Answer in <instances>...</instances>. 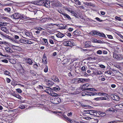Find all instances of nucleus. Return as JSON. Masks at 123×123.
Returning a JSON list of instances; mask_svg holds the SVG:
<instances>
[{
    "instance_id": "1",
    "label": "nucleus",
    "mask_w": 123,
    "mask_h": 123,
    "mask_svg": "<svg viewBox=\"0 0 123 123\" xmlns=\"http://www.w3.org/2000/svg\"><path fill=\"white\" fill-rule=\"evenodd\" d=\"M48 89L45 90V92L47 93L51 96H58V94L54 92L53 90L50 88H48Z\"/></svg>"
},
{
    "instance_id": "2",
    "label": "nucleus",
    "mask_w": 123,
    "mask_h": 123,
    "mask_svg": "<svg viewBox=\"0 0 123 123\" xmlns=\"http://www.w3.org/2000/svg\"><path fill=\"white\" fill-rule=\"evenodd\" d=\"M51 101L52 103H53L55 104H57L61 102V100L59 98L57 97H54L52 99Z\"/></svg>"
},
{
    "instance_id": "3",
    "label": "nucleus",
    "mask_w": 123,
    "mask_h": 123,
    "mask_svg": "<svg viewBox=\"0 0 123 123\" xmlns=\"http://www.w3.org/2000/svg\"><path fill=\"white\" fill-rule=\"evenodd\" d=\"M63 44L65 46H72L74 45V43L72 41H65L63 42Z\"/></svg>"
},
{
    "instance_id": "4",
    "label": "nucleus",
    "mask_w": 123,
    "mask_h": 123,
    "mask_svg": "<svg viewBox=\"0 0 123 123\" xmlns=\"http://www.w3.org/2000/svg\"><path fill=\"white\" fill-rule=\"evenodd\" d=\"M21 14H20L18 13H16L12 14L11 16L12 18L16 19L19 18L21 19Z\"/></svg>"
},
{
    "instance_id": "5",
    "label": "nucleus",
    "mask_w": 123,
    "mask_h": 123,
    "mask_svg": "<svg viewBox=\"0 0 123 123\" xmlns=\"http://www.w3.org/2000/svg\"><path fill=\"white\" fill-rule=\"evenodd\" d=\"M77 83H83L87 81V79H86L83 78H76V79L75 80Z\"/></svg>"
},
{
    "instance_id": "6",
    "label": "nucleus",
    "mask_w": 123,
    "mask_h": 123,
    "mask_svg": "<svg viewBox=\"0 0 123 123\" xmlns=\"http://www.w3.org/2000/svg\"><path fill=\"white\" fill-rule=\"evenodd\" d=\"M44 4H43L44 6L48 8L50 7V2L49 0H44Z\"/></svg>"
},
{
    "instance_id": "7",
    "label": "nucleus",
    "mask_w": 123,
    "mask_h": 123,
    "mask_svg": "<svg viewBox=\"0 0 123 123\" xmlns=\"http://www.w3.org/2000/svg\"><path fill=\"white\" fill-rule=\"evenodd\" d=\"M121 56V54H117L116 53H114L113 54V57L114 58L117 60H119L120 59V56Z\"/></svg>"
},
{
    "instance_id": "8",
    "label": "nucleus",
    "mask_w": 123,
    "mask_h": 123,
    "mask_svg": "<svg viewBox=\"0 0 123 123\" xmlns=\"http://www.w3.org/2000/svg\"><path fill=\"white\" fill-rule=\"evenodd\" d=\"M110 97L113 100L118 101L119 100V97L116 95L114 94H111L110 95Z\"/></svg>"
},
{
    "instance_id": "9",
    "label": "nucleus",
    "mask_w": 123,
    "mask_h": 123,
    "mask_svg": "<svg viewBox=\"0 0 123 123\" xmlns=\"http://www.w3.org/2000/svg\"><path fill=\"white\" fill-rule=\"evenodd\" d=\"M54 25H56L55 24L50 23L47 24L44 26L47 28L51 29L53 28Z\"/></svg>"
},
{
    "instance_id": "10",
    "label": "nucleus",
    "mask_w": 123,
    "mask_h": 123,
    "mask_svg": "<svg viewBox=\"0 0 123 123\" xmlns=\"http://www.w3.org/2000/svg\"><path fill=\"white\" fill-rule=\"evenodd\" d=\"M29 42H31L30 41H29L27 40L24 39H21L19 40V41L18 42V43H21L24 44H26V43H27L30 44V43H29Z\"/></svg>"
},
{
    "instance_id": "11",
    "label": "nucleus",
    "mask_w": 123,
    "mask_h": 123,
    "mask_svg": "<svg viewBox=\"0 0 123 123\" xmlns=\"http://www.w3.org/2000/svg\"><path fill=\"white\" fill-rule=\"evenodd\" d=\"M25 34L26 36V37H29L31 38H33V37L32 35V34L31 32H25Z\"/></svg>"
},
{
    "instance_id": "12",
    "label": "nucleus",
    "mask_w": 123,
    "mask_h": 123,
    "mask_svg": "<svg viewBox=\"0 0 123 123\" xmlns=\"http://www.w3.org/2000/svg\"><path fill=\"white\" fill-rule=\"evenodd\" d=\"M86 113L89 114L92 116H93V113L94 112V111L93 110H88L84 111Z\"/></svg>"
},
{
    "instance_id": "13",
    "label": "nucleus",
    "mask_w": 123,
    "mask_h": 123,
    "mask_svg": "<svg viewBox=\"0 0 123 123\" xmlns=\"http://www.w3.org/2000/svg\"><path fill=\"white\" fill-rule=\"evenodd\" d=\"M91 43L90 41H86L85 43V48L90 47L91 46Z\"/></svg>"
},
{
    "instance_id": "14",
    "label": "nucleus",
    "mask_w": 123,
    "mask_h": 123,
    "mask_svg": "<svg viewBox=\"0 0 123 123\" xmlns=\"http://www.w3.org/2000/svg\"><path fill=\"white\" fill-rule=\"evenodd\" d=\"M46 84L49 86H51L54 84V82L50 80H45Z\"/></svg>"
},
{
    "instance_id": "15",
    "label": "nucleus",
    "mask_w": 123,
    "mask_h": 123,
    "mask_svg": "<svg viewBox=\"0 0 123 123\" xmlns=\"http://www.w3.org/2000/svg\"><path fill=\"white\" fill-rule=\"evenodd\" d=\"M42 62L43 63L45 64H47L48 61L47 58L46 57L45 54L43 55V58Z\"/></svg>"
},
{
    "instance_id": "16",
    "label": "nucleus",
    "mask_w": 123,
    "mask_h": 123,
    "mask_svg": "<svg viewBox=\"0 0 123 123\" xmlns=\"http://www.w3.org/2000/svg\"><path fill=\"white\" fill-rule=\"evenodd\" d=\"M26 62L27 63L29 64L30 65H31L33 63L32 60L29 58H26L25 59Z\"/></svg>"
},
{
    "instance_id": "17",
    "label": "nucleus",
    "mask_w": 123,
    "mask_h": 123,
    "mask_svg": "<svg viewBox=\"0 0 123 123\" xmlns=\"http://www.w3.org/2000/svg\"><path fill=\"white\" fill-rule=\"evenodd\" d=\"M64 36L65 35L64 34L60 32H59L56 35V36L59 38H62L64 37Z\"/></svg>"
},
{
    "instance_id": "18",
    "label": "nucleus",
    "mask_w": 123,
    "mask_h": 123,
    "mask_svg": "<svg viewBox=\"0 0 123 123\" xmlns=\"http://www.w3.org/2000/svg\"><path fill=\"white\" fill-rule=\"evenodd\" d=\"M53 80L55 82H58L59 81V80L58 78L56 76L53 75L51 77Z\"/></svg>"
},
{
    "instance_id": "19",
    "label": "nucleus",
    "mask_w": 123,
    "mask_h": 123,
    "mask_svg": "<svg viewBox=\"0 0 123 123\" xmlns=\"http://www.w3.org/2000/svg\"><path fill=\"white\" fill-rule=\"evenodd\" d=\"M5 49L6 51L8 52L12 53L13 52L12 50L9 47H6L5 48Z\"/></svg>"
},
{
    "instance_id": "20",
    "label": "nucleus",
    "mask_w": 123,
    "mask_h": 123,
    "mask_svg": "<svg viewBox=\"0 0 123 123\" xmlns=\"http://www.w3.org/2000/svg\"><path fill=\"white\" fill-rule=\"evenodd\" d=\"M21 19H24L27 20H30V18L29 17H27L26 16L24 15L23 14H21Z\"/></svg>"
},
{
    "instance_id": "21",
    "label": "nucleus",
    "mask_w": 123,
    "mask_h": 123,
    "mask_svg": "<svg viewBox=\"0 0 123 123\" xmlns=\"http://www.w3.org/2000/svg\"><path fill=\"white\" fill-rule=\"evenodd\" d=\"M74 34L78 36L81 34V32L78 30H76L74 32Z\"/></svg>"
},
{
    "instance_id": "22",
    "label": "nucleus",
    "mask_w": 123,
    "mask_h": 123,
    "mask_svg": "<svg viewBox=\"0 0 123 123\" xmlns=\"http://www.w3.org/2000/svg\"><path fill=\"white\" fill-rule=\"evenodd\" d=\"M99 32V31H93L92 32L91 34L93 35L98 36Z\"/></svg>"
},
{
    "instance_id": "23",
    "label": "nucleus",
    "mask_w": 123,
    "mask_h": 123,
    "mask_svg": "<svg viewBox=\"0 0 123 123\" xmlns=\"http://www.w3.org/2000/svg\"><path fill=\"white\" fill-rule=\"evenodd\" d=\"M62 14H63V15L65 17V18H67L69 20H70L71 19L70 17L67 14L65 13H62Z\"/></svg>"
},
{
    "instance_id": "24",
    "label": "nucleus",
    "mask_w": 123,
    "mask_h": 123,
    "mask_svg": "<svg viewBox=\"0 0 123 123\" xmlns=\"http://www.w3.org/2000/svg\"><path fill=\"white\" fill-rule=\"evenodd\" d=\"M93 74H95L100 75L102 73V72L100 71H96L93 72Z\"/></svg>"
},
{
    "instance_id": "25",
    "label": "nucleus",
    "mask_w": 123,
    "mask_h": 123,
    "mask_svg": "<svg viewBox=\"0 0 123 123\" xmlns=\"http://www.w3.org/2000/svg\"><path fill=\"white\" fill-rule=\"evenodd\" d=\"M98 36L99 37H104L105 38H106L105 35L102 32H99V33L98 34Z\"/></svg>"
},
{
    "instance_id": "26",
    "label": "nucleus",
    "mask_w": 123,
    "mask_h": 123,
    "mask_svg": "<svg viewBox=\"0 0 123 123\" xmlns=\"http://www.w3.org/2000/svg\"><path fill=\"white\" fill-rule=\"evenodd\" d=\"M52 90L56 91L57 90H60V87L58 86H56L55 87H53L52 88Z\"/></svg>"
},
{
    "instance_id": "27",
    "label": "nucleus",
    "mask_w": 123,
    "mask_h": 123,
    "mask_svg": "<svg viewBox=\"0 0 123 123\" xmlns=\"http://www.w3.org/2000/svg\"><path fill=\"white\" fill-rule=\"evenodd\" d=\"M44 0H41L38 1V3H39V4L40 5H41L42 6H43V4H44Z\"/></svg>"
},
{
    "instance_id": "28",
    "label": "nucleus",
    "mask_w": 123,
    "mask_h": 123,
    "mask_svg": "<svg viewBox=\"0 0 123 123\" xmlns=\"http://www.w3.org/2000/svg\"><path fill=\"white\" fill-rule=\"evenodd\" d=\"M98 114L101 117H104L106 115V113H105L100 111L98 112Z\"/></svg>"
},
{
    "instance_id": "29",
    "label": "nucleus",
    "mask_w": 123,
    "mask_h": 123,
    "mask_svg": "<svg viewBox=\"0 0 123 123\" xmlns=\"http://www.w3.org/2000/svg\"><path fill=\"white\" fill-rule=\"evenodd\" d=\"M14 96L21 100H22L23 99L19 95H16Z\"/></svg>"
},
{
    "instance_id": "30",
    "label": "nucleus",
    "mask_w": 123,
    "mask_h": 123,
    "mask_svg": "<svg viewBox=\"0 0 123 123\" xmlns=\"http://www.w3.org/2000/svg\"><path fill=\"white\" fill-rule=\"evenodd\" d=\"M43 40L44 42V44L45 45H48V43L47 39L43 38Z\"/></svg>"
},
{
    "instance_id": "31",
    "label": "nucleus",
    "mask_w": 123,
    "mask_h": 123,
    "mask_svg": "<svg viewBox=\"0 0 123 123\" xmlns=\"http://www.w3.org/2000/svg\"><path fill=\"white\" fill-rule=\"evenodd\" d=\"M4 10H5V11H6V12H10V11H11V9H10V8H9V7H7V8H5L4 9Z\"/></svg>"
},
{
    "instance_id": "32",
    "label": "nucleus",
    "mask_w": 123,
    "mask_h": 123,
    "mask_svg": "<svg viewBox=\"0 0 123 123\" xmlns=\"http://www.w3.org/2000/svg\"><path fill=\"white\" fill-rule=\"evenodd\" d=\"M71 13L72 14V15L76 17H77V14L73 11H71Z\"/></svg>"
},
{
    "instance_id": "33",
    "label": "nucleus",
    "mask_w": 123,
    "mask_h": 123,
    "mask_svg": "<svg viewBox=\"0 0 123 123\" xmlns=\"http://www.w3.org/2000/svg\"><path fill=\"white\" fill-rule=\"evenodd\" d=\"M4 74L6 75H10V73L8 71L6 70L4 71Z\"/></svg>"
},
{
    "instance_id": "34",
    "label": "nucleus",
    "mask_w": 123,
    "mask_h": 123,
    "mask_svg": "<svg viewBox=\"0 0 123 123\" xmlns=\"http://www.w3.org/2000/svg\"><path fill=\"white\" fill-rule=\"evenodd\" d=\"M92 93L86 91V95L88 96L92 95Z\"/></svg>"
},
{
    "instance_id": "35",
    "label": "nucleus",
    "mask_w": 123,
    "mask_h": 123,
    "mask_svg": "<svg viewBox=\"0 0 123 123\" xmlns=\"http://www.w3.org/2000/svg\"><path fill=\"white\" fill-rule=\"evenodd\" d=\"M98 94H100V95H104V96H105L106 97H108L107 96L108 95V94H107L106 93H99Z\"/></svg>"
},
{
    "instance_id": "36",
    "label": "nucleus",
    "mask_w": 123,
    "mask_h": 123,
    "mask_svg": "<svg viewBox=\"0 0 123 123\" xmlns=\"http://www.w3.org/2000/svg\"><path fill=\"white\" fill-rule=\"evenodd\" d=\"M115 19H116L117 20L120 21H122V19H121V18L120 17H118V16H116L115 17Z\"/></svg>"
},
{
    "instance_id": "37",
    "label": "nucleus",
    "mask_w": 123,
    "mask_h": 123,
    "mask_svg": "<svg viewBox=\"0 0 123 123\" xmlns=\"http://www.w3.org/2000/svg\"><path fill=\"white\" fill-rule=\"evenodd\" d=\"M49 43L51 44H53L54 43L53 40L51 39H49Z\"/></svg>"
},
{
    "instance_id": "38",
    "label": "nucleus",
    "mask_w": 123,
    "mask_h": 123,
    "mask_svg": "<svg viewBox=\"0 0 123 123\" xmlns=\"http://www.w3.org/2000/svg\"><path fill=\"white\" fill-rule=\"evenodd\" d=\"M48 68L47 66H45V68L44 69V71L45 73L47 72L48 71Z\"/></svg>"
},
{
    "instance_id": "39",
    "label": "nucleus",
    "mask_w": 123,
    "mask_h": 123,
    "mask_svg": "<svg viewBox=\"0 0 123 123\" xmlns=\"http://www.w3.org/2000/svg\"><path fill=\"white\" fill-rule=\"evenodd\" d=\"M82 96H84L85 95H86V91H84L81 93Z\"/></svg>"
},
{
    "instance_id": "40",
    "label": "nucleus",
    "mask_w": 123,
    "mask_h": 123,
    "mask_svg": "<svg viewBox=\"0 0 123 123\" xmlns=\"http://www.w3.org/2000/svg\"><path fill=\"white\" fill-rule=\"evenodd\" d=\"M74 0L75 2H76L79 5H81V3L78 0Z\"/></svg>"
},
{
    "instance_id": "41",
    "label": "nucleus",
    "mask_w": 123,
    "mask_h": 123,
    "mask_svg": "<svg viewBox=\"0 0 123 123\" xmlns=\"http://www.w3.org/2000/svg\"><path fill=\"white\" fill-rule=\"evenodd\" d=\"M83 52L84 53H87L90 51L89 50L87 49H83Z\"/></svg>"
},
{
    "instance_id": "42",
    "label": "nucleus",
    "mask_w": 123,
    "mask_h": 123,
    "mask_svg": "<svg viewBox=\"0 0 123 123\" xmlns=\"http://www.w3.org/2000/svg\"><path fill=\"white\" fill-rule=\"evenodd\" d=\"M1 30L4 31H6V29L5 27H2L1 28Z\"/></svg>"
},
{
    "instance_id": "43",
    "label": "nucleus",
    "mask_w": 123,
    "mask_h": 123,
    "mask_svg": "<svg viewBox=\"0 0 123 123\" xmlns=\"http://www.w3.org/2000/svg\"><path fill=\"white\" fill-rule=\"evenodd\" d=\"M83 3L87 6H91V3H88L87 2H83Z\"/></svg>"
},
{
    "instance_id": "44",
    "label": "nucleus",
    "mask_w": 123,
    "mask_h": 123,
    "mask_svg": "<svg viewBox=\"0 0 123 123\" xmlns=\"http://www.w3.org/2000/svg\"><path fill=\"white\" fill-rule=\"evenodd\" d=\"M16 90L19 93H21L22 92V90L19 88L17 89Z\"/></svg>"
},
{
    "instance_id": "45",
    "label": "nucleus",
    "mask_w": 123,
    "mask_h": 123,
    "mask_svg": "<svg viewBox=\"0 0 123 123\" xmlns=\"http://www.w3.org/2000/svg\"><path fill=\"white\" fill-rule=\"evenodd\" d=\"M81 69L83 72H84L86 70L85 67L84 66L82 67L81 68Z\"/></svg>"
},
{
    "instance_id": "46",
    "label": "nucleus",
    "mask_w": 123,
    "mask_h": 123,
    "mask_svg": "<svg viewBox=\"0 0 123 123\" xmlns=\"http://www.w3.org/2000/svg\"><path fill=\"white\" fill-rule=\"evenodd\" d=\"M76 78L74 79L71 80V82L74 83L76 84L77 83V82H76V80H75L76 79Z\"/></svg>"
},
{
    "instance_id": "47",
    "label": "nucleus",
    "mask_w": 123,
    "mask_h": 123,
    "mask_svg": "<svg viewBox=\"0 0 123 123\" xmlns=\"http://www.w3.org/2000/svg\"><path fill=\"white\" fill-rule=\"evenodd\" d=\"M93 100L96 101L101 100L100 97H98L94 98Z\"/></svg>"
},
{
    "instance_id": "48",
    "label": "nucleus",
    "mask_w": 123,
    "mask_h": 123,
    "mask_svg": "<svg viewBox=\"0 0 123 123\" xmlns=\"http://www.w3.org/2000/svg\"><path fill=\"white\" fill-rule=\"evenodd\" d=\"M97 53L98 54H101L102 53V51L101 50H99L97 51Z\"/></svg>"
},
{
    "instance_id": "49",
    "label": "nucleus",
    "mask_w": 123,
    "mask_h": 123,
    "mask_svg": "<svg viewBox=\"0 0 123 123\" xmlns=\"http://www.w3.org/2000/svg\"><path fill=\"white\" fill-rule=\"evenodd\" d=\"M1 18L6 20H8L9 19V18L8 17L4 16H2Z\"/></svg>"
},
{
    "instance_id": "50",
    "label": "nucleus",
    "mask_w": 123,
    "mask_h": 123,
    "mask_svg": "<svg viewBox=\"0 0 123 123\" xmlns=\"http://www.w3.org/2000/svg\"><path fill=\"white\" fill-rule=\"evenodd\" d=\"M14 37L16 40L18 39L19 38L18 36L16 35H14Z\"/></svg>"
},
{
    "instance_id": "51",
    "label": "nucleus",
    "mask_w": 123,
    "mask_h": 123,
    "mask_svg": "<svg viewBox=\"0 0 123 123\" xmlns=\"http://www.w3.org/2000/svg\"><path fill=\"white\" fill-rule=\"evenodd\" d=\"M70 123H72L73 122L72 120L71 119L69 118L68 117L66 119Z\"/></svg>"
},
{
    "instance_id": "52",
    "label": "nucleus",
    "mask_w": 123,
    "mask_h": 123,
    "mask_svg": "<svg viewBox=\"0 0 123 123\" xmlns=\"http://www.w3.org/2000/svg\"><path fill=\"white\" fill-rule=\"evenodd\" d=\"M6 24L4 23H3L2 22H0V26L5 25Z\"/></svg>"
},
{
    "instance_id": "53",
    "label": "nucleus",
    "mask_w": 123,
    "mask_h": 123,
    "mask_svg": "<svg viewBox=\"0 0 123 123\" xmlns=\"http://www.w3.org/2000/svg\"><path fill=\"white\" fill-rule=\"evenodd\" d=\"M11 39V40H12L13 41H15L16 43H18V41L17 40H15V39H14V38H12Z\"/></svg>"
},
{
    "instance_id": "54",
    "label": "nucleus",
    "mask_w": 123,
    "mask_h": 123,
    "mask_svg": "<svg viewBox=\"0 0 123 123\" xmlns=\"http://www.w3.org/2000/svg\"><path fill=\"white\" fill-rule=\"evenodd\" d=\"M103 57V58L105 60H108L109 59V58L108 56Z\"/></svg>"
},
{
    "instance_id": "55",
    "label": "nucleus",
    "mask_w": 123,
    "mask_h": 123,
    "mask_svg": "<svg viewBox=\"0 0 123 123\" xmlns=\"http://www.w3.org/2000/svg\"><path fill=\"white\" fill-rule=\"evenodd\" d=\"M35 29L36 30L41 31L43 29V28H42L41 27H36L35 28Z\"/></svg>"
},
{
    "instance_id": "56",
    "label": "nucleus",
    "mask_w": 123,
    "mask_h": 123,
    "mask_svg": "<svg viewBox=\"0 0 123 123\" xmlns=\"http://www.w3.org/2000/svg\"><path fill=\"white\" fill-rule=\"evenodd\" d=\"M19 107L21 109H24L25 108V107L24 105H21L19 106Z\"/></svg>"
},
{
    "instance_id": "57",
    "label": "nucleus",
    "mask_w": 123,
    "mask_h": 123,
    "mask_svg": "<svg viewBox=\"0 0 123 123\" xmlns=\"http://www.w3.org/2000/svg\"><path fill=\"white\" fill-rule=\"evenodd\" d=\"M95 19H96L97 21L99 22H101L103 21L102 20H100L99 18L98 17H96L95 18Z\"/></svg>"
},
{
    "instance_id": "58",
    "label": "nucleus",
    "mask_w": 123,
    "mask_h": 123,
    "mask_svg": "<svg viewBox=\"0 0 123 123\" xmlns=\"http://www.w3.org/2000/svg\"><path fill=\"white\" fill-rule=\"evenodd\" d=\"M7 82L8 83H9L11 81V80L10 79L8 78H6V79Z\"/></svg>"
},
{
    "instance_id": "59",
    "label": "nucleus",
    "mask_w": 123,
    "mask_h": 123,
    "mask_svg": "<svg viewBox=\"0 0 123 123\" xmlns=\"http://www.w3.org/2000/svg\"><path fill=\"white\" fill-rule=\"evenodd\" d=\"M2 62H3L7 63L8 62V61L6 59H4L2 60Z\"/></svg>"
},
{
    "instance_id": "60",
    "label": "nucleus",
    "mask_w": 123,
    "mask_h": 123,
    "mask_svg": "<svg viewBox=\"0 0 123 123\" xmlns=\"http://www.w3.org/2000/svg\"><path fill=\"white\" fill-rule=\"evenodd\" d=\"M33 67L34 68H37L38 67V66L37 64H35L34 65Z\"/></svg>"
},
{
    "instance_id": "61",
    "label": "nucleus",
    "mask_w": 123,
    "mask_h": 123,
    "mask_svg": "<svg viewBox=\"0 0 123 123\" xmlns=\"http://www.w3.org/2000/svg\"><path fill=\"white\" fill-rule=\"evenodd\" d=\"M93 89V88H88L86 89V90H89L92 91Z\"/></svg>"
},
{
    "instance_id": "62",
    "label": "nucleus",
    "mask_w": 123,
    "mask_h": 123,
    "mask_svg": "<svg viewBox=\"0 0 123 123\" xmlns=\"http://www.w3.org/2000/svg\"><path fill=\"white\" fill-rule=\"evenodd\" d=\"M118 106H119L120 108H123V104H119L118 105Z\"/></svg>"
},
{
    "instance_id": "63",
    "label": "nucleus",
    "mask_w": 123,
    "mask_h": 123,
    "mask_svg": "<svg viewBox=\"0 0 123 123\" xmlns=\"http://www.w3.org/2000/svg\"><path fill=\"white\" fill-rule=\"evenodd\" d=\"M107 36L108 37L109 39H111L113 38V37L111 35H107Z\"/></svg>"
},
{
    "instance_id": "64",
    "label": "nucleus",
    "mask_w": 123,
    "mask_h": 123,
    "mask_svg": "<svg viewBox=\"0 0 123 123\" xmlns=\"http://www.w3.org/2000/svg\"><path fill=\"white\" fill-rule=\"evenodd\" d=\"M66 35L67 36L69 37H70L72 36L71 34L70 33H66Z\"/></svg>"
}]
</instances>
